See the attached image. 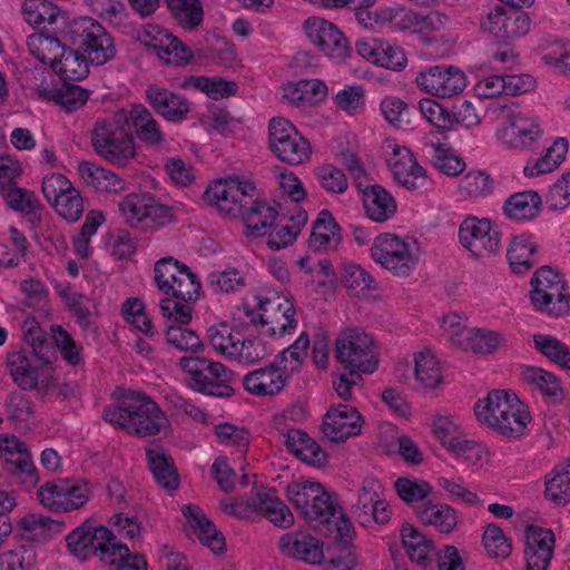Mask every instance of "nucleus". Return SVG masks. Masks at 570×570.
<instances>
[{
	"instance_id": "f257e3e1",
	"label": "nucleus",
	"mask_w": 570,
	"mask_h": 570,
	"mask_svg": "<svg viewBox=\"0 0 570 570\" xmlns=\"http://www.w3.org/2000/svg\"><path fill=\"white\" fill-rule=\"evenodd\" d=\"M104 419L138 438L156 436L170 429V421L159 405L150 396L138 392H130L117 405L106 407Z\"/></svg>"
},
{
	"instance_id": "f03ea898",
	"label": "nucleus",
	"mask_w": 570,
	"mask_h": 570,
	"mask_svg": "<svg viewBox=\"0 0 570 570\" xmlns=\"http://www.w3.org/2000/svg\"><path fill=\"white\" fill-rule=\"evenodd\" d=\"M478 420L508 438H520L531 421L528 406L514 394L494 390L474 405Z\"/></svg>"
},
{
	"instance_id": "7ed1b4c3",
	"label": "nucleus",
	"mask_w": 570,
	"mask_h": 570,
	"mask_svg": "<svg viewBox=\"0 0 570 570\" xmlns=\"http://www.w3.org/2000/svg\"><path fill=\"white\" fill-rule=\"evenodd\" d=\"M63 24L57 33L62 40L78 47L87 59L102 66L116 57L117 49L111 35L92 17H62Z\"/></svg>"
},
{
	"instance_id": "20e7f679",
	"label": "nucleus",
	"mask_w": 570,
	"mask_h": 570,
	"mask_svg": "<svg viewBox=\"0 0 570 570\" xmlns=\"http://www.w3.org/2000/svg\"><path fill=\"white\" fill-rule=\"evenodd\" d=\"M287 501L313 528L331 532L333 517L340 512L337 498L321 483L304 481L287 485Z\"/></svg>"
},
{
	"instance_id": "39448f33",
	"label": "nucleus",
	"mask_w": 570,
	"mask_h": 570,
	"mask_svg": "<svg viewBox=\"0 0 570 570\" xmlns=\"http://www.w3.org/2000/svg\"><path fill=\"white\" fill-rule=\"evenodd\" d=\"M126 126L124 111L119 110L108 119L98 120L91 134L95 151L117 166L128 165L137 155L134 136Z\"/></svg>"
},
{
	"instance_id": "423d86ee",
	"label": "nucleus",
	"mask_w": 570,
	"mask_h": 570,
	"mask_svg": "<svg viewBox=\"0 0 570 570\" xmlns=\"http://www.w3.org/2000/svg\"><path fill=\"white\" fill-rule=\"evenodd\" d=\"M530 301L537 311L554 317L570 313V293L564 275L541 266L531 278Z\"/></svg>"
},
{
	"instance_id": "0eeeda50",
	"label": "nucleus",
	"mask_w": 570,
	"mask_h": 570,
	"mask_svg": "<svg viewBox=\"0 0 570 570\" xmlns=\"http://www.w3.org/2000/svg\"><path fill=\"white\" fill-rule=\"evenodd\" d=\"M92 491L88 481L81 478H59L39 487V503L52 513H70L87 505Z\"/></svg>"
},
{
	"instance_id": "6e6552de",
	"label": "nucleus",
	"mask_w": 570,
	"mask_h": 570,
	"mask_svg": "<svg viewBox=\"0 0 570 570\" xmlns=\"http://www.w3.org/2000/svg\"><path fill=\"white\" fill-rule=\"evenodd\" d=\"M179 366L189 389L218 397L232 394L233 389L228 384L230 372L222 363L205 357L184 356Z\"/></svg>"
},
{
	"instance_id": "1a4fd4ad",
	"label": "nucleus",
	"mask_w": 570,
	"mask_h": 570,
	"mask_svg": "<svg viewBox=\"0 0 570 570\" xmlns=\"http://www.w3.org/2000/svg\"><path fill=\"white\" fill-rule=\"evenodd\" d=\"M335 358L345 370L364 374H372L379 365L373 337L360 328H347L338 334Z\"/></svg>"
},
{
	"instance_id": "9d476101",
	"label": "nucleus",
	"mask_w": 570,
	"mask_h": 570,
	"mask_svg": "<svg viewBox=\"0 0 570 570\" xmlns=\"http://www.w3.org/2000/svg\"><path fill=\"white\" fill-rule=\"evenodd\" d=\"M124 222L140 230L158 229L173 219L171 209L148 193H131L118 203Z\"/></svg>"
},
{
	"instance_id": "9b49d317",
	"label": "nucleus",
	"mask_w": 570,
	"mask_h": 570,
	"mask_svg": "<svg viewBox=\"0 0 570 570\" xmlns=\"http://www.w3.org/2000/svg\"><path fill=\"white\" fill-rule=\"evenodd\" d=\"M255 185L237 176H228L212 181L205 190V199L220 215L238 218L254 197Z\"/></svg>"
},
{
	"instance_id": "f8f14e48",
	"label": "nucleus",
	"mask_w": 570,
	"mask_h": 570,
	"mask_svg": "<svg viewBox=\"0 0 570 570\" xmlns=\"http://www.w3.org/2000/svg\"><path fill=\"white\" fill-rule=\"evenodd\" d=\"M373 259L395 276L406 277L419 263L415 244L394 234H380L371 248Z\"/></svg>"
},
{
	"instance_id": "ddd939ff",
	"label": "nucleus",
	"mask_w": 570,
	"mask_h": 570,
	"mask_svg": "<svg viewBox=\"0 0 570 570\" xmlns=\"http://www.w3.org/2000/svg\"><path fill=\"white\" fill-rule=\"evenodd\" d=\"M114 532L98 524L92 518L85 519L65 537L67 551L80 561L98 557L101 561L114 540Z\"/></svg>"
},
{
	"instance_id": "4468645a",
	"label": "nucleus",
	"mask_w": 570,
	"mask_h": 570,
	"mask_svg": "<svg viewBox=\"0 0 570 570\" xmlns=\"http://www.w3.org/2000/svg\"><path fill=\"white\" fill-rule=\"evenodd\" d=\"M222 507L225 512L242 519H252L261 514L276 527H283L285 521L284 503L273 488L256 487L247 500L227 499L222 502Z\"/></svg>"
},
{
	"instance_id": "2eb2a0df",
	"label": "nucleus",
	"mask_w": 570,
	"mask_h": 570,
	"mask_svg": "<svg viewBox=\"0 0 570 570\" xmlns=\"http://www.w3.org/2000/svg\"><path fill=\"white\" fill-rule=\"evenodd\" d=\"M0 460L4 469L11 473L27 491L33 490L40 482L31 453L26 443L13 434H0Z\"/></svg>"
},
{
	"instance_id": "dca6fc26",
	"label": "nucleus",
	"mask_w": 570,
	"mask_h": 570,
	"mask_svg": "<svg viewBox=\"0 0 570 570\" xmlns=\"http://www.w3.org/2000/svg\"><path fill=\"white\" fill-rule=\"evenodd\" d=\"M459 240L479 258L495 255L501 249V233L488 218L470 216L463 219L459 227Z\"/></svg>"
},
{
	"instance_id": "f3484780",
	"label": "nucleus",
	"mask_w": 570,
	"mask_h": 570,
	"mask_svg": "<svg viewBox=\"0 0 570 570\" xmlns=\"http://www.w3.org/2000/svg\"><path fill=\"white\" fill-rule=\"evenodd\" d=\"M243 312L247 321L253 325L264 327V333L269 336L282 337L285 333V311L283 298L275 292H267L255 296L254 304L246 302Z\"/></svg>"
},
{
	"instance_id": "a211bd4d",
	"label": "nucleus",
	"mask_w": 570,
	"mask_h": 570,
	"mask_svg": "<svg viewBox=\"0 0 570 570\" xmlns=\"http://www.w3.org/2000/svg\"><path fill=\"white\" fill-rule=\"evenodd\" d=\"M382 491L379 480L371 478L363 481L357 501L352 507V514L362 527L368 528L390 521L392 510L389 502L382 498Z\"/></svg>"
},
{
	"instance_id": "6ab92c4d",
	"label": "nucleus",
	"mask_w": 570,
	"mask_h": 570,
	"mask_svg": "<svg viewBox=\"0 0 570 570\" xmlns=\"http://www.w3.org/2000/svg\"><path fill=\"white\" fill-rule=\"evenodd\" d=\"M385 159L394 178L409 190H417L426 184L425 170L420 166L410 149L394 140L383 145Z\"/></svg>"
},
{
	"instance_id": "aec40b11",
	"label": "nucleus",
	"mask_w": 570,
	"mask_h": 570,
	"mask_svg": "<svg viewBox=\"0 0 570 570\" xmlns=\"http://www.w3.org/2000/svg\"><path fill=\"white\" fill-rule=\"evenodd\" d=\"M385 159L394 178L409 190H417L426 184L425 170L420 166L410 149L394 140L383 145Z\"/></svg>"
},
{
	"instance_id": "412c9836",
	"label": "nucleus",
	"mask_w": 570,
	"mask_h": 570,
	"mask_svg": "<svg viewBox=\"0 0 570 570\" xmlns=\"http://www.w3.org/2000/svg\"><path fill=\"white\" fill-rule=\"evenodd\" d=\"M303 29L308 39L332 60L344 61L350 56L348 41L333 22L309 17L304 21Z\"/></svg>"
},
{
	"instance_id": "4be33fe9",
	"label": "nucleus",
	"mask_w": 570,
	"mask_h": 570,
	"mask_svg": "<svg viewBox=\"0 0 570 570\" xmlns=\"http://www.w3.org/2000/svg\"><path fill=\"white\" fill-rule=\"evenodd\" d=\"M415 82L420 89L439 98L459 95L468 86L465 73L453 66L430 67L419 72Z\"/></svg>"
},
{
	"instance_id": "5701e85b",
	"label": "nucleus",
	"mask_w": 570,
	"mask_h": 570,
	"mask_svg": "<svg viewBox=\"0 0 570 570\" xmlns=\"http://www.w3.org/2000/svg\"><path fill=\"white\" fill-rule=\"evenodd\" d=\"M6 365L13 382L23 390L39 389L48 391L55 385L52 370L45 364L31 363L23 352H9Z\"/></svg>"
},
{
	"instance_id": "b1692460",
	"label": "nucleus",
	"mask_w": 570,
	"mask_h": 570,
	"mask_svg": "<svg viewBox=\"0 0 570 570\" xmlns=\"http://www.w3.org/2000/svg\"><path fill=\"white\" fill-rule=\"evenodd\" d=\"M481 29L500 41H508L525 36L531 20L524 11L507 10L500 6L491 10L480 22Z\"/></svg>"
},
{
	"instance_id": "393cba45",
	"label": "nucleus",
	"mask_w": 570,
	"mask_h": 570,
	"mask_svg": "<svg viewBox=\"0 0 570 570\" xmlns=\"http://www.w3.org/2000/svg\"><path fill=\"white\" fill-rule=\"evenodd\" d=\"M543 135L539 120L522 112H512L508 122L497 131L502 145L513 149L532 147Z\"/></svg>"
},
{
	"instance_id": "a878e982",
	"label": "nucleus",
	"mask_w": 570,
	"mask_h": 570,
	"mask_svg": "<svg viewBox=\"0 0 570 570\" xmlns=\"http://www.w3.org/2000/svg\"><path fill=\"white\" fill-rule=\"evenodd\" d=\"M285 350L278 352L275 361L262 368L247 373L243 379L244 389L255 396H274L285 386Z\"/></svg>"
},
{
	"instance_id": "bb28decb",
	"label": "nucleus",
	"mask_w": 570,
	"mask_h": 570,
	"mask_svg": "<svg viewBox=\"0 0 570 570\" xmlns=\"http://www.w3.org/2000/svg\"><path fill=\"white\" fill-rule=\"evenodd\" d=\"M363 417L360 412L347 404L332 406L322 424L324 435L332 442H344L361 433Z\"/></svg>"
},
{
	"instance_id": "cd10ccee",
	"label": "nucleus",
	"mask_w": 570,
	"mask_h": 570,
	"mask_svg": "<svg viewBox=\"0 0 570 570\" xmlns=\"http://www.w3.org/2000/svg\"><path fill=\"white\" fill-rule=\"evenodd\" d=\"M525 538L527 570H548L553 556L554 533L550 529L530 527Z\"/></svg>"
},
{
	"instance_id": "c85d7f7f",
	"label": "nucleus",
	"mask_w": 570,
	"mask_h": 570,
	"mask_svg": "<svg viewBox=\"0 0 570 570\" xmlns=\"http://www.w3.org/2000/svg\"><path fill=\"white\" fill-rule=\"evenodd\" d=\"M80 180L99 193L119 194L126 190V181L118 174L90 160H80L76 167Z\"/></svg>"
},
{
	"instance_id": "c756f323",
	"label": "nucleus",
	"mask_w": 570,
	"mask_h": 570,
	"mask_svg": "<svg viewBox=\"0 0 570 570\" xmlns=\"http://www.w3.org/2000/svg\"><path fill=\"white\" fill-rule=\"evenodd\" d=\"M306 197L303 183L293 171L287 170V198L292 202V205L287 203V245L296 239L307 223L308 215L302 206Z\"/></svg>"
},
{
	"instance_id": "7c9ffc66",
	"label": "nucleus",
	"mask_w": 570,
	"mask_h": 570,
	"mask_svg": "<svg viewBox=\"0 0 570 570\" xmlns=\"http://www.w3.org/2000/svg\"><path fill=\"white\" fill-rule=\"evenodd\" d=\"M183 514L187 524L193 530L202 544L214 553H223L226 550L225 538L215 524L207 518L205 512L195 504L183 508Z\"/></svg>"
},
{
	"instance_id": "2f4dec72",
	"label": "nucleus",
	"mask_w": 570,
	"mask_h": 570,
	"mask_svg": "<svg viewBox=\"0 0 570 570\" xmlns=\"http://www.w3.org/2000/svg\"><path fill=\"white\" fill-rule=\"evenodd\" d=\"M146 98L153 109L169 121L185 119L190 110L185 97L156 85L147 88Z\"/></svg>"
},
{
	"instance_id": "473e14b6",
	"label": "nucleus",
	"mask_w": 570,
	"mask_h": 570,
	"mask_svg": "<svg viewBox=\"0 0 570 570\" xmlns=\"http://www.w3.org/2000/svg\"><path fill=\"white\" fill-rule=\"evenodd\" d=\"M422 150L431 164L448 176H458L463 173L465 168L464 160L456 156L446 144L441 142L434 135L423 138Z\"/></svg>"
},
{
	"instance_id": "72a5a7b5",
	"label": "nucleus",
	"mask_w": 570,
	"mask_h": 570,
	"mask_svg": "<svg viewBox=\"0 0 570 570\" xmlns=\"http://www.w3.org/2000/svg\"><path fill=\"white\" fill-rule=\"evenodd\" d=\"M126 125L135 129L137 137L148 146H158L164 141V134L151 112L141 104L122 109Z\"/></svg>"
},
{
	"instance_id": "f704fd0d",
	"label": "nucleus",
	"mask_w": 570,
	"mask_h": 570,
	"mask_svg": "<svg viewBox=\"0 0 570 570\" xmlns=\"http://www.w3.org/2000/svg\"><path fill=\"white\" fill-rule=\"evenodd\" d=\"M361 191L365 215L371 220L384 223L396 213L394 197L381 185H368Z\"/></svg>"
},
{
	"instance_id": "c9c22d12",
	"label": "nucleus",
	"mask_w": 570,
	"mask_h": 570,
	"mask_svg": "<svg viewBox=\"0 0 570 570\" xmlns=\"http://www.w3.org/2000/svg\"><path fill=\"white\" fill-rule=\"evenodd\" d=\"M309 246L316 252L334 250L342 242L341 227L328 209H322L313 223Z\"/></svg>"
},
{
	"instance_id": "e433bc0d",
	"label": "nucleus",
	"mask_w": 570,
	"mask_h": 570,
	"mask_svg": "<svg viewBox=\"0 0 570 570\" xmlns=\"http://www.w3.org/2000/svg\"><path fill=\"white\" fill-rule=\"evenodd\" d=\"M538 244L531 234H519L511 238L507 258L515 274H525L537 264Z\"/></svg>"
},
{
	"instance_id": "4c0bfd02",
	"label": "nucleus",
	"mask_w": 570,
	"mask_h": 570,
	"mask_svg": "<svg viewBox=\"0 0 570 570\" xmlns=\"http://www.w3.org/2000/svg\"><path fill=\"white\" fill-rule=\"evenodd\" d=\"M287 451L313 466H323L327 461V454L321 445L299 429H287Z\"/></svg>"
},
{
	"instance_id": "58836bf2",
	"label": "nucleus",
	"mask_w": 570,
	"mask_h": 570,
	"mask_svg": "<svg viewBox=\"0 0 570 570\" xmlns=\"http://www.w3.org/2000/svg\"><path fill=\"white\" fill-rule=\"evenodd\" d=\"M183 90H196L213 100L229 98L236 95L238 86L233 80L222 77L187 76L178 85Z\"/></svg>"
},
{
	"instance_id": "ea45409f",
	"label": "nucleus",
	"mask_w": 570,
	"mask_h": 570,
	"mask_svg": "<svg viewBox=\"0 0 570 570\" xmlns=\"http://www.w3.org/2000/svg\"><path fill=\"white\" fill-rule=\"evenodd\" d=\"M90 63L78 47L65 43L51 70L63 80L79 81L89 75Z\"/></svg>"
},
{
	"instance_id": "a19ab883",
	"label": "nucleus",
	"mask_w": 570,
	"mask_h": 570,
	"mask_svg": "<svg viewBox=\"0 0 570 570\" xmlns=\"http://www.w3.org/2000/svg\"><path fill=\"white\" fill-rule=\"evenodd\" d=\"M146 456L149 469L157 483L167 489L175 490L179 480L173 459L166 450L159 445H150L146 448Z\"/></svg>"
},
{
	"instance_id": "79ce46f5",
	"label": "nucleus",
	"mask_w": 570,
	"mask_h": 570,
	"mask_svg": "<svg viewBox=\"0 0 570 570\" xmlns=\"http://www.w3.org/2000/svg\"><path fill=\"white\" fill-rule=\"evenodd\" d=\"M416 517L424 525H432L440 533L449 534L458 525V512L445 503L428 501L425 507H419Z\"/></svg>"
},
{
	"instance_id": "37998d69",
	"label": "nucleus",
	"mask_w": 570,
	"mask_h": 570,
	"mask_svg": "<svg viewBox=\"0 0 570 570\" xmlns=\"http://www.w3.org/2000/svg\"><path fill=\"white\" fill-rule=\"evenodd\" d=\"M544 498L557 505L570 502V456L546 474Z\"/></svg>"
},
{
	"instance_id": "c03bdc74",
	"label": "nucleus",
	"mask_w": 570,
	"mask_h": 570,
	"mask_svg": "<svg viewBox=\"0 0 570 570\" xmlns=\"http://www.w3.org/2000/svg\"><path fill=\"white\" fill-rule=\"evenodd\" d=\"M541 196L537 191L527 190L511 195L503 204L504 215L517 222L535 218L540 213Z\"/></svg>"
},
{
	"instance_id": "a18cd8bd",
	"label": "nucleus",
	"mask_w": 570,
	"mask_h": 570,
	"mask_svg": "<svg viewBox=\"0 0 570 570\" xmlns=\"http://www.w3.org/2000/svg\"><path fill=\"white\" fill-rule=\"evenodd\" d=\"M17 527L23 538L47 541L61 530V523L41 513H27L19 518Z\"/></svg>"
},
{
	"instance_id": "49530a36",
	"label": "nucleus",
	"mask_w": 570,
	"mask_h": 570,
	"mask_svg": "<svg viewBox=\"0 0 570 570\" xmlns=\"http://www.w3.org/2000/svg\"><path fill=\"white\" fill-rule=\"evenodd\" d=\"M521 376L524 383L538 390L550 402L559 403L563 400V389L554 374L541 367L527 366L522 370Z\"/></svg>"
},
{
	"instance_id": "de8ad7c7",
	"label": "nucleus",
	"mask_w": 570,
	"mask_h": 570,
	"mask_svg": "<svg viewBox=\"0 0 570 570\" xmlns=\"http://www.w3.org/2000/svg\"><path fill=\"white\" fill-rule=\"evenodd\" d=\"M287 553L298 561L321 564L324 561V543L311 534L298 533L287 539Z\"/></svg>"
},
{
	"instance_id": "09e8293b",
	"label": "nucleus",
	"mask_w": 570,
	"mask_h": 570,
	"mask_svg": "<svg viewBox=\"0 0 570 570\" xmlns=\"http://www.w3.org/2000/svg\"><path fill=\"white\" fill-rule=\"evenodd\" d=\"M102 562L107 563L111 570H147L148 568L145 557L131 552L127 544L117 539V535L114 537Z\"/></svg>"
},
{
	"instance_id": "8fccbe9b",
	"label": "nucleus",
	"mask_w": 570,
	"mask_h": 570,
	"mask_svg": "<svg viewBox=\"0 0 570 570\" xmlns=\"http://www.w3.org/2000/svg\"><path fill=\"white\" fill-rule=\"evenodd\" d=\"M328 87L321 79H301L287 82V99L295 105L322 104L327 99Z\"/></svg>"
},
{
	"instance_id": "3c124183",
	"label": "nucleus",
	"mask_w": 570,
	"mask_h": 570,
	"mask_svg": "<svg viewBox=\"0 0 570 570\" xmlns=\"http://www.w3.org/2000/svg\"><path fill=\"white\" fill-rule=\"evenodd\" d=\"M567 151L568 140L566 138L556 139L553 144L547 148L544 155L528 161L523 168L524 176L537 177L553 171L564 160Z\"/></svg>"
},
{
	"instance_id": "603ef678",
	"label": "nucleus",
	"mask_w": 570,
	"mask_h": 570,
	"mask_svg": "<svg viewBox=\"0 0 570 570\" xmlns=\"http://www.w3.org/2000/svg\"><path fill=\"white\" fill-rule=\"evenodd\" d=\"M23 20L33 28H45L63 20L60 9L49 0H24L22 3Z\"/></svg>"
},
{
	"instance_id": "864d4df0",
	"label": "nucleus",
	"mask_w": 570,
	"mask_h": 570,
	"mask_svg": "<svg viewBox=\"0 0 570 570\" xmlns=\"http://www.w3.org/2000/svg\"><path fill=\"white\" fill-rule=\"evenodd\" d=\"M65 43L57 37L32 33L27 38L29 53L43 65L53 67Z\"/></svg>"
},
{
	"instance_id": "5fc2aeb1",
	"label": "nucleus",
	"mask_w": 570,
	"mask_h": 570,
	"mask_svg": "<svg viewBox=\"0 0 570 570\" xmlns=\"http://www.w3.org/2000/svg\"><path fill=\"white\" fill-rule=\"evenodd\" d=\"M249 204L250 206L246 205L238 218L243 219L247 229L259 234L263 229L273 225L278 212L275 206L265 200L249 202Z\"/></svg>"
},
{
	"instance_id": "6e6d98bb",
	"label": "nucleus",
	"mask_w": 570,
	"mask_h": 570,
	"mask_svg": "<svg viewBox=\"0 0 570 570\" xmlns=\"http://www.w3.org/2000/svg\"><path fill=\"white\" fill-rule=\"evenodd\" d=\"M458 346L463 350H471L474 353H492L500 343V335L492 331L481 328H463L459 333Z\"/></svg>"
},
{
	"instance_id": "4d7b16f0",
	"label": "nucleus",
	"mask_w": 570,
	"mask_h": 570,
	"mask_svg": "<svg viewBox=\"0 0 570 570\" xmlns=\"http://www.w3.org/2000/svg\"><path fill=\"white\" fill-rule=\"evenodd\" d=\"M166 4L177 24L186 30L195 29L203 21L204 9L200 0H166Z\"/></svg>"
},
{
	"instance_id": "13d9d810",
	"label": "nucleus",
	"mask_w": 570,
	"mask_h": 570,
	"mask_svg": "<svg viewBox=\"0 0 570 570\" xmlns=\"http://www.w3.org/2000/svg\"><path fill=\"white\" fill-rule=\"evenodd\" d=\"M395 490L397 495L409 505H411L416 514L419 507H425L426 500L432 492V487L423 480H411L409 478H399L395 481Z\"/></svg>"
},
{
	"instance_id": "bf43d9fd",
	"label": "nucleus",
	"mask_w": 570,
	"mask_h": 570,
	"mask_svg": "<svg viewBox=\"0 0 570 570\" xmlns=\"http://www.w3.org/2000/svg\"><path fill=\"white\" fill-rule=\"evenodd\" d=\"M497 184L485 170H471L460 180V191L469 198H487L493 194Z\"/></svg>"
},
{
	"instance_id": "052dcab7",
	"label": "nucleus",
	"mask_w": 570,
	"mask_h": 570,
	"mask_svg": "<svg viewBox=\"0 0 570 570\" xmlns=\"http://www.w3.org/2000/svg\"><path fill=\"white\" fill-rule=\"evenodd\" d=\"M236 345L232 348L229 361L242 365H253L269 354L265 343L259 337L235 340Z\"/></svg>"
},
{
	"instance_id": "680f3d73",
	"label": "nucleus",
	"mask_w": 570,
	"mask_h": 570,
	"mask_svg": "<svg viewBox=\"0 0 570 570\" xmlns=\"http://www.w3.org/2000/svg\"><path fill=\"white\" fill-rule=\"evenodd\" d=\"M342 283L352 296H362L376 288L374 277L363 267L353 263L343 266Z\"/></svg>"
},
{
	"instance_id": "e2e57ef3",
	"label": "nucleus",
	"mask_w": 570,
	"mask_h": 570,
	"mask_svg": "<svg viewBox=\"0 0 570 570\" xmlns=\"http://www.w3.org/2000/svg\"><path fill=\"white\" fill-rule=\"evenodd\" d=\"M416 381L425 389H435L443 379L442 367L431 352H419L414 356Z\"/></svg>"
},
{
	"instance_id": "0e129e2a",
	"label": "nucleus",
	"mask_w": 570,
	"mask_h": 570,
	"mask_svg": "<svg viewBox=\"0 0 570 570\" xmlns=\"http://www.w3.org/2000/svg\"><path fill=\"white\" fill-rule=\"evenodd\" d=\"M393 14L391 27L400 31L422 32L432 28L435 20L441 22V16L438 12L424 16L412 10L393 8Z\"/></svg>"
},
{
	"instance_id": "69168bd1",
	"label": "nucleus",
	"mask_w": 570,
	"mask_h": 570,
	"mask_svg": "<svg viewBox=\"0 0 570 570\" xmlns=\"http://www.w3.org/2000/svg\"><path fill=\"white\" fill-rule=\"evenodd\" d=\"M186 267L185 264H181L171 256L157 261L154 267V279L157 288L169 295L170 289L177 284Z\"/></svg>"
},
{
	"instance_id": "338daca9",
	"label": "nucleus",
	"mask_w": 570,
	"mask_h": 570,
	"mask_svg": "<svg viewBox=\"0 0 570 570\" xmlns=\"http://www.w3.org/2000/svg\"><path fill=\"white\" fill-rule=\"evenodd\" d=\"M333 104L348 116L360 115L366 105L365 90L361 85H346L333 97Z\"/></svg>"
},
{
	"instance_id": "774afa93",
	"label": "nucleus",
	"mask_w": 570,
	"mask_h": 570,
	"mask_svg": "<svg viewBox=\"0 0 570 570\" xmlns=\"http://www.w3.org/2000/svg\"><path fill=\"white\" fill-rule=\"evenodd\" d=\"M37 562L31 544H20L0 553V570H30Z\"/></svg>"
}]
</instances>
